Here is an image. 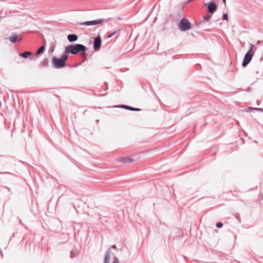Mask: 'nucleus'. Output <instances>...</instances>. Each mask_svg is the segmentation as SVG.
Returning a JSON list of instances; mask_svg holds the SVG:
<instances>
[{"instance_id": "1", "label": "nucleus", "mask_w": 263, "mask_h": 263, "mask_svg": "<svg viewBox=\"0 0 263 263\" xmlns=\"http://www.w3.org/2000/svg\"><path fill=\"white\" fill-rule=\"evenodd\" d=\"M86 47L81 44H70L66 46L65 49V52L75 55L81 53L83 56L85 55Z\"/></svg>"}, {"instance_id": "2", "label": "nucleus", "mask_w": 263, "mask_h": 263, "mask_svg": "<svg viewBox=\"0 0 263 263\" xmlns=\"http://www.w3.org/2000/svg\"><path fill=\"white\" fill-rule=\"evenodd\" d=\"M68 59V55L66 54H63L61 56L60 58L56 57L52 58V64L54 68L60 69L63 68L66 65V62Z\"/></svg>"}, {"instance_id": "3", "label": "nucleus", "mask_w": 263, "mask_h": 263, "mask_svg": "<svg viewBox=\"0 0 263 263\" xmlns=\"http://www.w3.org/2000/svg\"><path fill=\"white\" fill-rule=\"evenodd\" d=\"M178 27L181 31H186L191 29L192 24L187 18H183L180 21Z\"/></svg>"}, {"instance_id": "4", "label": "nucleus", "mask_w": 263, "mask_h": 263, "mask_svg": "<svg viewBox=\"0 0 263 263\" xmlns=\"http://www.w3.org/2000/svg\"><path fill=\"white\" fill-rule=\"evenodd\" d=\"M253 55V52L251 51H248L245 54L242 63V66L243 67H246L249 63L251 62L252 57Z\"/></svg>"}, {"instance_id": "5", "label": "nucleus", "mask_w": 263, "mask_h": 263, "mask_svg": "<svg viewBox=\"0 0 263 263\" xmlns=\"http://www.w3.org/2000/svg\"><path fill=\"white\" fill-rule=\"evenodd\" d=\"M106 20L103 18L95 20L93 21H86L82 23H80V25H85V26H92V25H97L98 24H101L102 22H104Z\"/></svg>"}, {"instance_id": "6", "label": "nucleus", "mask_w": 263, "mask_h": 263, "mask_svg": "<svg viewBox=\"0 0 263 263\" xmlns=\"http://www.w3.org/2000/svg\"><path fill=\"white\" fill-rule=\"evenodd\" d=\"M205 6L207 8L209 13L211 14H213L217 9V6L214 2L205 3Z\"/></svg>"}, {"instance_id": "7", "label": "nucleus", "mask_w": 263, "mask_h": 263, "mask_svg": "<svg viewBox=\"0 0 263 263\" xmlns=\"http://www.w3.org/2000/svg\"><path fill=\"white\" fill-rule=\"evenodd\" d=\"M101 37L100 35H98L93 41V48L95 51H98L101 46Z\"/></svg>"}, {"instance_id": "8", "label": "nucleus", "mask_w": 263, "mask_h": 263, "mask_svg": "<svg viewBox=\"0 0 263 263\" xmlns=\"http://www.w3.org/2000/svg\"><path fill=\"white\" fill-rule=\"evenodd\" d=\"M114 107L122 108H124V109L129 110L131 111H140V110H141V109H140L139 108H135L132 106H128L126 105H117V106H115Z\"/></svg>"}, {"instance_id": "9", "label": "nucleus", "mask_w": 263, "mask_h": 263, "mask_svg": "<svg viewBox=\"0 0 263 263\" xmlns=\"http://www.w3.org/2000/svg\"><path fill=\"white\" fill-rule=\"evenodd\" d=\"M22 39V38L21 37L18 38V36L15 33H12L11 35L9 37V40L11 41V42L13 43H15L17 40L21 41Z\"/></svg>"}, {"instance_id": "10", "label": "nucleus", "mask_w": 263, "mask_h": 263, "mask_svg": "<svg viewBox=\"0 0 263 263\" xmlns=\"http://www.w3.org/2000/svg\"><path fill=\"white\" fill-rule=\"evenodd\" d=\"M255 111H259L260 112H263V108H255V107H248L246 109L244 110V111L250 113H254Z\"/></svg>"}, {"instance_id": "11", "label": "nucleus", "mask_w": 263, "mask_h": 263, "mask_svg": "<svg viewBox=\"0 0 263 263\" xmlns=\"http://www.w3.org/2000/svg\"><path fill=\"white\" fill-rule=\"evenodd\" d=\"M67 39L69 42H73L78 40V36L75 34H70L68 35Z\"/></svg>"}, {"instance_id": "12", "label": "nucleus", "mask_w": 263, "mask_h": 263, "mask_svg": "<svg viewBox=\"0 0 263 263\" xmlns=\"http://www.w3.org/2000/svg\"><path fill=\"white\" fill-rule=\"evenodd\" d=\"M110 257H111L110 250L109 249L108 251H107V252L106 253V255H105V256L104 258V263H109Z\"/></svg>"}, {"instance_id": "13", "label": "nucleus", "mask_w": 263, "mask_h": 263, "mask_svg": "<svg viewBox=\"0 0 263 263\" xmlns=\"http://www.w3.org/2000/svg\"><path fill=\"white\" fill-rule=\"evenodd\" d=\"M32 54V53L30 52V51H25L23 53H20V56L23 58H25V59H26L29 56L31 55Z\"/></svg>"}, {"instance_id": "14", "label": "nucleus", "mask_w": 263, "mask_h": 263, "mask_svg": "<svg viewBox=\"0 0 263 263\" xmlns=\"http://www.w3.org/2000/svg\"><path fill=\"white\" fill-rule=\"evenodd\" d=\"M45 46L44 45L40 47L36 51L35 55H38L42 54L45 50Z\"/></svg>"}, {"instance_id": "15", "label": "nucleus", "mask_w": 263, "mask_h": 263, "mask_svg": "<svg viewBox=\"0 0 263 263\" xmlns=\"http://www.w3.org/2000/svg\"><path fill=\"white\" fill-rule=\"evenodd\" d=\"M48 66V62L46 59H45L39 65V67H47Z\"/></svg>"}, {"instance_id": "16", "label": "nucleus", "mask_w": 263, "mask_h": 263, "mask_svg": "<svg viewBox=\"0 0 263 263\" xmlns=\"http://www.w3.org/2000/svg\"><path fill=\"white\" fill-rule=\"evenodd\" d=\"M212 14H211V13H209L208 14H206L205 16H204L203 17V20L204 21H209L211 18V17L212 16Z\"/></svg>"}, {"instance_id": "17", "label": "nucleus", "mask_w": 263, "mask_h": 263, "mask_svg": "<svg viewBox=\"0 0 263 263\" xmlns=\"http://www.w3.org/2000/svg\"><path fill=\"white\" fill-rule=\"evenodd\" d=\"M256 47V45L252 44L251 46V48L249 51H253L254 52L253 50H255Z\"/></svg>"}, {"instance_id": "18", "label": "nucleus", "mask_w": 263, "mask_h": 263, "mask_svg": "<svg viewBox=\"0 0 263 263\" xmlns=\"http://www.w3.org/2000/svg\"><path fill=\"white\" fill-rule=\"evenodd\" d=\"M222 20H226V21H228V15L227 13H224L222 15Z\"/></svg>"}, {"instance_id": "19", "label": "nucleus", "mask_w": 263, "mask_h": 263, "mask_svg": "<svg viewBox=\"0 0 263 263\" xmlns=\"http://www.w3.org/2000/svg\"><path fill=\"white\" fill-rule=\"evenodd\" d=\"M112 263H119V259L117 257L115 256Z\"/></svg>"}, {"instance_id": "20", "label": "nucleus", "mask_w": 263, "mask_h": 263, "mask_svg": "<svg viewBox=\"0 0 263 263\" xmlns=\"http://www.w3.org/2000/svg\"><path fill=\"white\" fill-rule=\"evenodd\" d=\"M96 109V108H92V107H90V108H89L88 109H86V110L84 111V113H85V112H88L90 113V111H91V110H93V109Z\"/></svg>"}, {"instance_id": "21", "label": "nucleus", "mask_w": 263, "mask_h": 263, "mask_svg": "<svg viewBox=\"0 0 263 263\" xmlns=\"http://www.w3.org/2000/svg\"><path fill=\"white\" fill-rule=\"evenodd\" d=\"M222 226V223L221 222H218L216 224V227L217 228H221Z\"/></svg>"}, {"instance_id": "22", "label": "nucleus", "mask_w": 263, "mask_h": 263, "mask_svg": "<svg viewBox=\"0 0 263 263\" xmlns=\"http://www.w3.org/2000/svg\"><path fill=\"white\" fill-rule=\"evenodd\" d=\"M116 33V31H114V32H112V33L110 34L108 36V38H110L115 33Z\"/></svg>"}, {"instance_id": "23", "label": "nucleus", "mask_w": 263, "mask_h": 263, "mask_svg": "<svg viewBox=\"0 0 263 263\" xmlns=\"http://www.w3.org/2000/svg\"><path fill=\"white\" fill-rule=\"evenodd\" d=\"M132 160L131 159L129 158H125V162H131Z\"/></svg>"}, {"instance_id": "24", "label": "nucleus", "mask_w": 263, "mask_h": 263, "mask_svg": "<svg viewBox=\"0 0 263 263\" xmlns=\"http://www.w3.org/2000/svg\"><path fill=\"white\" fill-rule=\"evenodd\" d=\"M263 44V41H258L257 42V44L258 45H259V44Z\"/></svg>"}, {"instance_id": "25", "label": "nucleus", "mask_w": 263, "mask_h": 263, "mask_svg": "<svg viewBox=\"0 0 263 263\" xmlns=\"http://www.w3.org/2000/svg\"><path fill=\"white\" fill-rule=\"evenodd\" d=\"M223 3H224V4L226 5V0H222Z\"/></svg>"}, {"instance_id": "26", "label": "nucleus", "mask_w": 263, "mask_h": 263, "mask_svg": "<svg viewBox=\"0 0 263 263\" xmlns=\"http://www.w3.org/2000/svg\"><path fill=\"white\" fill-rule=\"evenodd\" d=\"M112 248H116V246L115 245H113L112 247H111Z\"/></svg>"}, {"instance_id": "27", "label": "nucleus", "mask_w": 263, "mask_h": 263, "mask_svg": "<svg viewBox=\"0 0 263 263\" xmlns=\"http://www.w3.org/2000/svg\"><path fill=\"white\" fill-rule=\"evenodd\" d=\"M261 198L263 199V193L261 195Z\"/></svg>"}, {"instance_id": "28", "label": "nucleus", "mask_w": 263, "mask_h": 263, "mask_svg": "<svg viewBox=\"0 0 263 263\" xmlns=\"http://www.w3.org/2000/svg\"><path fill=\"white\" fill-rule=\"evenodd\" d=\"M192 112H190L189 113V114H192Z\"/></svg>"}]
</instances>
